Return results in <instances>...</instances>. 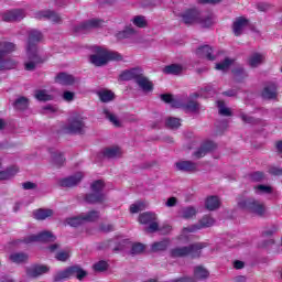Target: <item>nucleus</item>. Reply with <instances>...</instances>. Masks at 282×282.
<instances>
[{
    "label": "nucleus",
    "mask_w": 282,
    "mask_h": 282,
    "mask_svg": "<svg viewBox=\"0 0 282 282\" xmlns=\"http://www.w3.org/2000/svg\"><path fill=\"white\" fill-rule=\"evenodd\" d=\"M66 224H68V226H72L73 228H78V226L84 224L82 214L75 217L67 218Z\"/></svg>",
    "instance_id": "42"
},
{
    "label": "nucleus",
    "mask_w": 282,
    "mask_h": 282,
    "mask_svg": "<svg viewBox=\"0 0 282 282\" xmlns=\"http://www.w3.org/2000/svg\"><path fill=\"white\" fill-rule=\"evenodd\" d=\"M276 84L269 83L265 85L264 89L262 90V98L264 100H274L276 98Z\"/></svg>",
    "instance_id": "20"
},
{
    "label": "nucleus",
    "mask_w": 282,
    "mask_h": 282,
    "mask_svg": "<svg viewBox=\"0 0 282 282\" xmlns=\"http://www.w3.org/2000/svg\"><path fill=\"white\" fill-rule=\"evenodd\" d=\"M250 21L243 17H239L232 24V32L235 36H241L243 34V29L248 28Z\"/></svg>",
    "instance_id": "16"
},
{
    "label": "nucleus",
    "mask_w": 282,
    "mask_h": 282,
    "mask_svg": "<svg viewBox=\"0 0 282 282\" xmlns=\"http://www.w3.org/2000/svg\"><path fill=\"white\" fill-rule=\"evenodd\" d=\"M206 248V242H194L185 247H176L171 249L170 256L172 259L191 257V259H199L202 257V249Z\"/></svg>",
    "instance_id": "2"
},
{
    "label": "nucleus",
    "mask_w": 282,
    "mask_h": 282,
    "mask_svg": "<svg viewBox=\"0 0 282 282\" xmlns=\"http://www.w3.org/2000/svg\"><path fill=\"white\" fill-rule=\"evenodd\" d=\"M161 100H163V102H166L167 105H171L173 102V95L163 94L161 95Z\"/></svg>",
    "instance_id": "62"
},
{
    "label": "nucleus",
    "mask_w": 282,
    "mask_h": 282,
    "mask_svg": "<svg viewBox=\"0 0 282 282\" xmlns=\"http://www.w3.org/2000/svg\"><path fill=\"white\" fill-rule=\"evenodd\" d=\"M17 173H19V167H17V166H11L4 171H1L0 172V182L3 180H12V177H14V175H17Z\"/></svg>",
    "instance_id": "26"
},
{
    "label": "nucleus",
    "mask_w": 282,
    "mask_h": 282,
    "mask_svg": "<svg viewBox=\"0 0 282 282\" xmlns=\"http://www.w3.org/2000/svg\"><path fill=\"white\" fill-rule=\"evenodd\" d=\"M55 259L62 262L67 261V259H69V251H58L55 256Z\"/></svg>",
    "instance_id": "56"
},
{
    "label": "nucleus",
    "mask_w": 282,
    "mask_h": 282,
    "mask_svg": "<svg viewBox=\"0 0 282 282\" xmlns=\"http://www.w3.org/2000/svg\"><path fill=\"white\" fill-rule=\"evenodd\" d=\"M83 180V173L77 172L76 174L62 178L59 181V185L63 186L64 188H72L73 186H77L80 184Z\"/></svg>",
    "instance_id": "13"
},
{
    "label": "nucleus",
    "mask_w": 282,
    "mask_h": 282,
    "mask_svg": "<svg viewBox=\"0 0 282 282\" xmlns=\"http://www.w3.org/2000/svg\"><path fill=\"white\" fill-rule=\"evenodd\" d=\"M39 19H48V21H52L53 23H62L63 19L61 18V15H58V13L54 12V11H41L37 14Z\"/></svg>",
    "instance_id": "23"
},
{
    "label": "nucleus",
    "mask_w": 282,
    "mask_h": 282,
    "mask_svg": "<svg viewBox=\"0 0 282 282\" xmlns=\"http://www.w3.org/2000/svg\"><path fill=\"white\" fill-rule=\"evenodd\" d=\"M121 153L122 152L120 151V148H118V147L107 148L104 151L105 158H120Z\"/></svg>",
    "instance_id": "40"
},
{
    "label": "nucleus",
    "mask_w": 282,
    "mask_h": 282,
    "mask_svg": "<svg viewBox=\"0 0 282 282\" xmlns=\"http://www.w3.org/2000/svg\"><path fill=\"white\" fill-rule=\"evenodd\" d=\"M210 226H215V218L204 216L198 224L184 227L183 232H197V230H202V228H210Z\"/></svg>",
    "instance_id": "11"
},
{
    "label": "nucleus",
    "mask_w": 282,
    "mask_h": 282,
    "mask_svg": "<svg viewBox=\"0 0 282 282\" xmlns=\"http://www.w3.org/2000/svg\"><path fill=\"white\" fill-rule=\"evenodd\" d=\"M142 210H144V203H142V202L132 204L130 206V213H132V215H134L135 213H140Z\"/></svg>",
    "instance_id": "54"
},
{
    "label": "nucleus",
    "mask_w": 282,
    "mask_h": 282,
    "mask_svg": "<svg viewBox=\"0 0 282 282\" xmlns=\"http://www.w3.org/2000/svg\"><path fill=\"white\" fill-rule=\"evenodd\" d=\"M30 105V100H28V98L25 97H20L18 98L14 104L13 107L14 109H17L18 111H25V109L29 107Z\"/></svg>",
    "instance_id": "30"
},
{
    "label": "nucleus",
    "mask_w": 282,
    "mask_h": 282,
    "mask_svg": "<svg viewBox=\"0 0 282 282\" xmlns=\"http://www.w3.org/2000/svg\"><path fill=\"white\" fill-rule=\"evenodd\" d=\"M196 56L198 58H205L206 61H215L217 56L213 54V48L210 45H203L196 50Z\"/></svg>",
    "instance_id": "17"
},
{
    "label": "nucleus",
    "mask_w": 282,
    "mask_h": 282,
    "mask_svg": "<svg viewBox=\"0 0 282 282\" xmlns=\"http://www.w3.org/2000/svg\"><path fill=\"white\" fill-rule=\"evenodd\" d=\"M104 115L106 116L107 120H109L112 124H115V127H120V120H118V117L111 113L109 109H104Z\"/></svg>",
    "instance_id": "46"
},
{
    "label": "nucleus",
    "mask_w": 282,
    "mask_h": 282,
    "mask_svg": "<svg viewBox=\"0 0 282 282\" xmlns=\"http://www.w3.org/2000/svg\"><path fill=\"white\" fill-rule=\"evenodd\" d=\"M256 193H264L265 195H270L272 193V187L268 185H258L256 186Z\"/></svg>",
    "instance_id": "55"
},
{
    "label": "nucleus",
    "mask_w": 282,
    "mask_h": 282,
    "mask_svg": "<svg viewBox=\"0 0 282 282\" xmlns=\"http://www.w3.org/2000/svg\"><path fill=\"white\" fill-rule=\"evenodd\" d=\"M98 97L101 102H111L116 98V95L111 90H101L98 93Z\"/></svg>",
    "instance_id": "35"
},
{
    "label": "nucleus",
    "mask_w": 282,
    "mask_h": 282,
    "mask_svg": "<svg viewBox=\"0 0 282 282\" xmlns=\"http://www.w3.org/2000/svg\"><path fill=\"white\" fill-rule=\"evenodd\" d=\"M177 171H183L184 173H195L197 171V163L193 161H180L175 163Z\"/></svg>",
    "instance_id": "18"
},
{
    "label": "nucleus",
    "mask_w": 282,
    "mask_h": 282,
    "mask_svg": "<svg viewBox=\"0 0 282 282\" xmlns=\"http://www.w3.org/2000/svg\"><path fill=\"white\" fill-rule=\"evenodd\" d=\"M221 206V200L218 196H209L205 200V208L207 210H217Z\"/></svg>",
    "instance_id": "24"
},
{
    "label": "nucleus",
    "mask_w": 282,
    "mask_h": 282,
    "mask_svg": "<svg viewBox=\"0 0 282 282\" xmlns=\"http://www.w3.org/2000/svg\"><path fill=\"white\" fill-rule=\"evenodd\" d=\"M108 61H122V55L116 51L96 47L95 54L89 56V62L95 65V67H102Z\"/></svg>",
    "instance_id": "4"
},
{
    "label": "nucleus",
    "mask_w": 282,
    "mask_h": 282,
    "mask_svg": "<svg viewBox=\"0 0 282 282\" xmlns=\"http://www.w3.org/2000/svg\"><path fill=\"white\" fill-rule=\"evenodd\" d=\"M99 230L101 232H113V230H116V227H113V225L111 224H101L99 225Z\"/></svg>",
    "instance_id": "58"
},
{
    "label": "nucleus",
    "mask_w": 282,
    "mask_h": 282,
    "mask_svg": "<svg viewBox=\"0 0 282 282\" xmlns=\"http://www.w3.org/2000/svg\"><path fill=\"white\" fill-rule=\"evenodd\" d=\"M12 52H17V44L8 41L0 42V72H8L17 67V61L6 58Z\"/></svg>",
    "instance_id": "3"
},
{
    "label": "nucleus",
    "mask_w": 282,
    "mask_h": 282,
    "mask_svg": "<svg viewBox=\"0 0 282 282\" xmlns=\"http://www.w3.org/2000/svg\"><path fill=\"white\" fill-rule=\"evenodd\" d=\"M230 65H232V59L225 58L224 62L216 64V69L220 72H226L230 67Z\"/></svg>",
    "instance_id": "50"
},
{
    "label": "nucleus",
    "mask_w": 282,
    "mask_h": 282,
    "mask_svg": "<svg viewBox=\"0 0 282 282\" xmlns=\"http://www.w3.org/2000/svg\"><path fill=\"white\" fill-rule=\"evenodd\" d=\"M133 35H135V29L131 26H128L123 31H120L116 34L119 41H122L123 39H131Z\"/></svg>",
    "instance_id": "29"
},
{
    "label": "nucleus",
    "mask_w": 282,
    "mask_h": 282,
    "mask_svg": "<svg viewBox=\"0 0 282 282\" xmlns=\"http://www.w3.org/2000/svg\"><path fill=\"white\" fill-rule=\"evenodd\" d=\"M139 221L140 224H144V225L151 224L155 221V214L149 213V212L143 213L139 216Z\"/></svg>",
    "instance_id": "38"
},
{
    "label": "nucleus",
    "mask_w": 282,
    "mask_h": 282,
    "mask_svg": "<svg viewBox=\"0 0 282 282\" xmlns=\"http://www.w3.org/2000/svg\"><path fill=\"white\" fill-rule=\"evenodd\" d=\"M54 215V212L52 209H37L34 212L35 219H47V217H52Z\"/></svg>",
    "instance_id": "37"
},
{
    "label": "nucleus",
    "mask_w": 282,
    "mask_h": 282,
    "mask_svg": "<svg viewBox=\"0 0 282 282\" xmlns=\"http://www.w3.org/2000/svg\"><path fill=\"white\" fill-rule=\"evenodd\" d=\"M120 78L121 80H133L130 70H124L123 73H121Z\"/></svg>",
    "instance_id": "63"
},
{
    "label": "nucleus",
    "mask_w": 282,
    "mask_h": 282,
    "mask_svg": "<svg viewBox=\"0 0 282 282\" xmlns=\"http://www.w3.org/2000/svg\"><path fill=\"white\" fill-rule=\"evenodd\" d=\"M232 74L237 83H241L243 78H248V73H246V69H243V67L241 66H237L236 68H234Z\"/></svg>",
    "instance_id": "31"
},
{
    "label": "nucleus",
    "mask_w": 282,
    "mask_h": 282,
    "mask_svg": "<svg viewBox=\"0 0 282 282\" xmlns=\"http://www.w3.org/2000/svg\"><path fill=\"white\" fill-rule=\"evenodd\" d=\"M158 230H160V226L158 223H155V220L150 223V225L147 227V232H158Z\"/></svg>",
    "instance_id": "60"
},
{
    "label": "nucleus",
    "mask_w": 282,
    "mask_h": 282,
    "mask_svg": "<svg viewBox=\"0 0 282 282\" xmlns=\"http://www.w3.org/2000/svg\"><path fill=\"white\" fill-rule=\"evenodd\" d=\"M64 129L66 133H84L85 118L80 115H74L69 118L68 124Z\"/></svg>",
    "instance_id": "8"
},
{
    "label": "nucleus",
    "mask_w": 282,
    "mask_h": 282,
    "mask_svg": "<svg viewBox=\"0 0 282 282\" xmlns=\"http://www.w3.org/2000/svg\"><path fill=\"white\" fill-rule=\"evenodd\" d=\"M55 83H58V85L69 86L74 85V83H76V79L74 78V76L67 73H59L55 77Z\"/></svg>",
    "instance_id": "22"
},
{
    "label": "nucleus",
    "mask_w": 282,
    "mask_h": 282,
    "mask_svg": "<svg viewBox=\"0 0 282 282\" xmlns=\"http://www.w3.org/2000/svg\"><path fill=\"white\" fill-rule=\"evenodd\" d=\"M67 279L69 278V271L66 269L57 271L54 275H53V282H63V281H67Z\"/></svg>",
    "instance_id": "33"
},
{
    "label": "nucleus",
    "mask_w": 282,
    "mask_h": 282,
    "mask_svg": "<svg viewBox=\"0 0 282 282\" xmlns=\"http://www.w3.org/2000/svg\"><path fill=\"white\" fill-rule=\"evenodd\" d=\"M184 70V67L180 64H171L163 68V73L172 76L180 75Z\"/></svg>",
    "instance_id": "25"
},
{
    "label": "nucleus",
    "mask_w": 282,
    "mask_h": 282,
    "mask_svg": "<svg viewBox=\"0 0 282 282\" xmlns=\"http://www.w3.org/2000/svg\"><path fill=\"white\" fill-rule=\"evenodd\" d=\"M217 145H215V142L207 141L203 143L197 151L194 152V158L197 160H200V158H205L207 153H210V151H215Z\"/></svg>",
    "instance_id": "14"
},
{
    "label": "nucleus",
    "mask_w": 282,
    "mask_h": 282,
    "mask_svg": "<svg viewBox=\"0 0 282 282\" xmlns=\"http://www.w3.org/2000/svg\"><path fill=\"white\" fill-rule=\"evenodd\" d=\"M10 259L13 263H25L28 261V254L23 252L12 253Z\"/></svg>",
    "instance_id": "43"
},
{
    "label": "nucleus",
    "mask_w": 282,
    "mask_h": 282,
    "mask_svg": "<svg viewBox=\"0 0 282 282\" xmlns=\"http://www.w3.org/2000/svg\"><path fill=\"white\" fill-rule=\"evenodd\" d=\"M3 21L12 22V21H22L25 19V11L22 9H14L11 11L6 12L2 15Z\"/></svg>",
    "instance_id": "15"
},
{
    "label": "nucleus",
    "mask_w": 282,
    "mask_h": 282,
    "mask_svg": "<svg viewBox=\"0 0 282 282\" xmlns=\"http://www.w3.org/2000/svg\"><path fill=\"white\" fill-rule=\"evenodd\" d=\"M130 74L132 76V80H135V83L139 78H141L143 76L142 75V69H140V68L130 69Z\"/></svg>",
    "instance_id": "59"
},
{
    "label": "nucleus",
    "mask_w": 282,
    "mask_h": 282,
    "mask_svg": "<svg viewBox=\"0 0 282 282\" xmlns=\"http://www.w3.org/2000/svg\"><path fill=\"white\" fill-rule=\"evenodd\" d=\"M35 98L36 100H40V102H47L50 100H54V96L47 94V90H36Z\"/></svg>",
    "instance_id": "34"
},
{
    "label": "nucleus",
    "mask_w": 282,
    "mask_h": 282,
    "mask_svg": "<svg viewBox=\"0 0 282 282\" xmlns=\"http://www.w3.org/2000/svg\"><path fill=\"white\" fill-rule=\"evenodd\" d=\"M181 18L185 25H193V23H199L202 28H210L213 25V18L210 15H202L197 9L186 10L181 14Z\"/></svg>",
    "instance_id": "5"
},
{
    "label": "nucleus",
    "mask_w": 282,
    "mask_h": 282,
    "mask_svg": "<svg viewBox=\"0 0 282 282\" xmlns=\"http://www.w3.org/2000/svg\"><path fill=\"white\" fill-rule=\"evenodd\" d=\"M208 270H206L204 267H196L194 269V275L196 279H208Z\"/></svg>",
    "instance_id": "45"
},
{
    "label": "nucleus",
    "mask_w": 282,
    "mask_h": 282,
    "mask_svg": "<svg viewBox=\"0 0 282 282\" xmlns=\"http://www.w3.org/2000/svg\"><path fill=\"white\" fill-rule=\"evenodd\" d=\"M76 95L74 94V93H72V91H69V90H66V91H64V94H63V98H64V100L66 101V102H72V100H74V97H75Z\"/></svg>",
    "instance_id": "61"
},
{
    "label": "nucleus",
    "mask_w": 282,
    "mask_h": 282,
    "mask_svg": "<svg viewBox=\"0 0 282 282\" xmlns=\"http://www.w3.org/2000/svg\"><path fill=\"white\" fill-rule=\"evenodd\" d=\"M276 232H279V226L272 225L270 228L262 232V237H272L273 235H276Z\"/></svg>",
    "instance_id": "53"
},
{
    "label": "nucleus",
    "mask_w": 282,
    "mask_h": 282,
    "mask_svg": "<svg viewBox=\"0 0 282 282\" xmlns=\"http://www.w3.org/2000/svg\"><path fill=\"white\" fill-rule=\"evenodd\" d=\"M251 182H263L265 180V174L261 171H257L250 174Z\"/></svg>",
    "instance_id": "52"
},
{
    "label": "nucleus",
    "mask_w": 282,
    "mask_h": 282,
    "mask_svg": "<svg viewBox=\"0 0 282 282\" xmlns=\"http://www.w3.org/2000/svg\"><path fill=\"white\" fill-rule=\"evenodd\" d=\"M240 118H241L242 122H246V124H257V119H254L253 117H250L246 113H241Z\"/></svg>",
    "instance_id": "57"
},
{
    "label": "nucleus",
    "mask_w": 282,
    "mask_h": 282,
    "mask_svg": "<svg viewBox=\"0 0 282 282\" xmlns=\"http://www.w3.org/2000/svg\"><path fill=\"white\" fill-rule=\"evenodd\" d=\"M34 241H40L42 243H52L56 241V236L51 231H42L37 235H31L24 238V243H34Z\"/></svg>",
    "instance_id": "9"
},
{
    "label": "nucleus",
    "mask_w": 282,
    "mask_h": 282,
    "mask_svg": "<svg viewBox=\"0 0 282 282\" xmlns=\"http://www.w3.org/2000/svg\"><path fill=\"white\" fill-rule=\"evenodd\" d=\"M82 219H83L84 224H85V221H87V223L98 221V219H100V212L90 210L86 214H82Z\"/></svg>",
    "instance_id": "27"
},
{
    "label": "nucleus",
    "mask_w": 282,
    "mask_h": 282,
    "mask_svg": "<svg viewBox=\"0 0 282 282\" xmlns=\"http://www.w3.org/2000/svg\"><path fill=\"white\" fill-rule=\"evenodd\" d=\"M181 213L183 219H193L197 215V209L193 206H187L183 207Z\"/></svg>",
    "instance_id": "32"
},
{
    "label": "nucleus",
    "mask_w": 282,
    "mask_h": 282,
    "mask_svg": "<svg viewBox=\"0 0 282 282\" xmlns=\"http://www.w3.org/2000/svg\"><path fill=\"white\" fill-rule=\"evenodd\" d=\"M269 173L271 175H282V169L281 167H271L269 170Z\"/></svg>",
    "instance_id": "64"
},
{
    "label": "nucleus",
    "mask_w": 282,
    "mask_h": 282,
    "mask_svg": "<svg viewBox=\"0 0 282 282\" xmlns=\"http://www.w3.org/2000/svg\"><path fill=\"white\" fill-rule=\"evenodd\" d=\"M102 23H105V21L99 19H91L74 26V32L76 34H85L86 32H89V30H94V28H101Z\"/></svg>",
    "instance_id": "10"
},
{
    "label": "nucleus",
    "mask_w": 282,
    "mask_h": 282,
    "mask_svg": "<svg viewBox=\"0 0 282 282\" xmlns=\"http://www.w3.org/2000/svg\"><path fill=\"white\" fill-rule=\"evenodd\" d=\"M195 98H199V94L194 93L189 95V99L187 100V102L183 104L184 111H187L189 113H199V109H202V106L195 100Z\"/></svg>",
    "instance_id": "12"
},
{
    "label": "nucleus",
    "mask_w": 282,
    "mask_h": 282,
    "mask_svg": "<svg viewBox=\"0 0 282 282\" xmlns=\"http://www.w3.org/2000/svg\"><path fill=\"white\" fill-rule=\"evenodd\" d=\"M237 204L242 210L252 213L253 215H257L258 217H263V215H265V204H263L254 198L238 197Z\"/></svg>",
    "instance_id": "6"
},
{
    "label": "nucleus",
    "mask_w": 282,
    "mask_h": 282,
    "mask_svg": "<svg viewBox=\"0 0 282 282\" xmlns=\"http://www.w3.org/2000/svg\"><path fill=\"white\" fill-rule=\"evenodd\" d=\"M132 23L137 28H147V18H144V15H135L132 19Z\"/></svg>",
    "instance_id": "47"
},
{
    "label": "nucleus",
    "mask_w": 282,
    "mask_h": 282,
    "mask_svg": "<svg viewBox=\"0 0 282 282\" xmlns=\"http://www.w3.org/2000/svg\"><path fill=\"white\" fill-rule=\"evenodd\" d=\"M137 85H139L143 91H153V83H151L149 78L144 77V75L137 80Z\"/></svg>",
    "instance_id": "28"
},
{
    "label": "nucleus",
    "mask_w": 282,
    "mask_h": 282,
    "mask_svg": "<svg viewBox=\"0 0 282 282\" xmlns=\"http://www.w3.org/2000/svg\"><path fill=\"white\" fill-rule=\"evenodd\" d=\"M165 127H167V129H180V127H182L181 119L175 117H170L165 121Z\"/></svg>",
    "instance_id": "39"
},
{
    "label": "nucleus",
    "mask_w": 282,
    "mask_h": 282,
    "mask_svg": "<svg viewBox=\"0 0 282 282\" xmlns=\"http://www.w3.org/2000/svg\"><path fill=\"white\" fill-rule=\"evenodd\" d=\"M91 193L86 194L84 199L86 204H102L107 196L102 191H105V181L98 180L93 182L90 185Z\"/></svg>",
    "instance_id": "7"
},
{
    "label": "nucleus",
    "mask_w": 282,
    "mask_h": 282,
    "mask_svg": "<svg viewBox=\"0 0 282 282\" xmlns=\"http://www.w3.org/2000/svg\"><path fill=\"white\" fill-rule=\"evenodd\" d=\"M217 107H218V113L220 116H232V111H230V108H226V102L218 100L217 101Z\"/></svg>",
    "instance_id": "44"
},
{
    "label": "nucleus",
    "mask_w": 282,
    "mask_h": 282,
    "mask_svg": "<svg viewBox=\"0 0 282 282\" xmlns=\"http://www.w3.org/2000/svg\"><path fill=\"white\" fill-rule=\"evenodd\" d=\"M41 41H43V33L41 31L32 29L28 32L26 56L29 62L24 63L26 72H34L39 65H43L47 61V55L39 52V43Z\"/></svg>",
    "instance_id": "1"
},
{
    "label": "nucleus",
    "mask_w": 282,
    "mask_h": 282,
    "mask_svg": "<svg viewBox=\"0 0 282 282\" xmlns=\"http://www.w3.org/2000/svg\"><path fill=\"white\" fill-rule=\"evenodd\" d=\"M52 160L55 166H63V164H65V158L61 153H53Z\"/></svg>",
    "instance_id": "51"
},
{
    "label": "nucleus",
    "mask_w": 282,
    "mask_h": 282,
    "mask_svg": "<svg viewBox=\"0 0 282 282\" xmlns=\"http://www.w3.org/2000/svg\"><path fill=\"white\" fill-rule=\"evenodd\" d=\"M169 248V240L154 242L151 246L152 252H164Z\"/></svg>",
    "instance_id": "36"
},
{
    "label": "nucleus",
    "mask_w": 282,
    "mask_h": 282,
    "mask_svg": "<svg viewBox=\"0 0 282 282\" xmlns=\"http://www.w3.org/2000/svg\"><path fill=\"white\" fill-rule=\"evenodd\" d=\"M147 246H144L142 242H135L132 245L131 248V254H142L144 252Z\"/></svg>",
    "instance_id": "49"
},
{
    "label": "nucleus",
    "mask_w": 282,
    "mask_h": 282,
    "mask_svg": "<svg viewBox=\"0 0 282 282\" xmlns=\"http://www.w3.org/2000/svg\"><path fill=\"white\" fill-rule=\"evenodd\" d=\"M261 63H263V55L259 54V53H254L253 55H251V57L249 58V65L250 67H259V65H261Z\"/></svg>",
    "instance_id": "41"
},
{
    "label": "nucleus",
    "mask_w": 282,
    "mask_h": 282,
    "mask_svg": "<svg viewBox=\"0 0 282 282\" xmlns=\"http://www.w3.org/2000/svg\"><path fill=\"white\" fill-rule=\"evenodd\" d=\"M68 270V276L72 279V276H76L78 281H83L85 276H87V271L83 270L80 265H72L66 268Z\"/></svg>",
    "instance_id": "21"
},
{
    "label": "nucleus",
    "mask_w": 282,
    "mask_h": 282,
    "mask_svg": "<svg viewBox=\"0 0 282 282\" xmlns=\"http://www.w3.org/2000/svg\"><path fill=\"white\" fill-rule=\"evenodd\" d=\"M109 268V264L105 260H100L93 265L95 272H105Z\"/></svg>",
    "instance_id": "48"
},
{
    "label": "nucleus",
    "mask_w": 282,
    "mask_h": 282,
    "mask_svg": "<svg viewBox=\"0 0 282 282\" xmlns=\"http://www.w3.org/2000/svg\"><path fill=\"white\" fill-rule=\"evenodd\" d=\"M50 272V267L47 265H34L26 270L28 276L31 279H36L37 276H41V274H47Z\"/></svg>",
    "instance_id": "19"
}]
</instances>
